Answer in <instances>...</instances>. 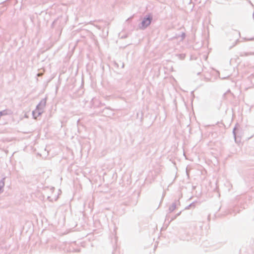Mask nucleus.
<instances>
[{
  "label": "nucleus",
  "mask_w": 254,
  "mask_h": 254,
  "mask_svg": "<svg viewBox=\"0 0 254 254\" xmlns=\"http://www.w3.org/2000/svg\"><path fill=\"white\" fill-rule=\"evenodd\" d=\"M151 19L150 17L144 19L142 22V26L146 27L148 26L151 23Z\"/></svg>",
  "instance_id": "1"
},
{
  "label": "nucleus",
  "mask_w": 254,
  "mask_h": 254,
  "mask_svg": "<svg viewBox=\"0 0 254 254\" xmlns=\"http://www.w3.org/2000/svg\"><path fill=\"white\" fill-rule=\"evenodd\" d=\"M45 103H46V102H45V101H44V105H45Z\"/></svg>",
  "instance_id": "2"
}]
</instances>
